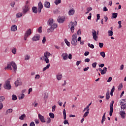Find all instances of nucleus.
Masks as SVG:
<instances>
[{
  "label": "nucleus",
  "instance_id": "64",
  "mask_svg": "<svg viewBox=\"0 0 126 126\" xmlns=\"http://www.w3.org/2000/svg\"><path fill=\"white\" fill-rule=\"evenodd\" d=\"M88 55H89V52L87 51L85 52L84 55L86 56V57H87V56H88Z\"/></svg>",
  "mask_w": 126,
  "mask_h": 126
},
{
  "label": "nucleus",
  "instance_id": "29",
  "mask_svg": "<svg viewBox=\"0 0 126 126\" xmlns=\"http://www.w3.org/2000/svg\"><path fill=\"white\" fill-rule=\"evenodd\" d=\"M112 18L116 19L118 17V13H112Z\"/></svg>",
  "mask_w": 126,
  "mask_h": 126
},
{
  "label": "nucleus",
  "instance_id": "38",
  "mask_svg": "<svg viewBox=\"0 0 126 126\" xmlns=\"http://www.w3.org/2000/svg\"><path fill=\"white\" fill-rule=\"evenodd\" d=\"M24 97H25V95L24 94H22L21 95L19 96V100H22Z\"/></svg>",
  "mask_w": 126,
  "mask_h": 126
},
{
  "label": "nucleus",
  "instance_id": "25",
  "mask_svg": "<svg viewBox=\"0 0 126 126\" xmlns=\"http://www.w3.org/2000/svg\"><path fill=\"white\" fill-rule=\"evenodd\" d=\"M105 121H106V112L104 113V114H103V115L102 116V119L101 120V124H104V122H105Z\"/></svg>",
  "mask_w": 126,
  "mask_h": 126
},
{
  "label": "nucleus",
  "instance_id": "48",
  "mask_svg": "<svg viewBox=\"0 0 126 126\" xmlns=\"http://www.w3.org/2000/svg\"><path fill=\"white\" fill-rule=\"evenodd\" d=\"M87 110V112H89V110H90L88 106H87L86 107H85L84 110H83V112H85V111H86Z\"/></svg>",
  "mask_w": 126,
  "mask_h": 126
},
{
  "label": "nucleus",
  "instance_id": "37",
  "mask_svg": "<svg viewBox=\"0 0 126 126\" xmlns=\"http://www.w3.org/2000/svg\"><path fill=\"white\" fill-rule=\"evenodd\" d=\"M22 15H23V14H22V13H18L16 14V18H19V17H21V16H22Z\"/></svg>",
  "mask_w": 126,
  "mask_h": 126
},
{
  "label": "nucleus",
  "instance_id": "13",
  "mask_svg": "<svg viewBox=\"0 0 126 126\" xmlns=\"http://www.w3.org/2000/svg\"><path fill=\"white\" fill-rule=\"evenodd\" d=\"M98 70L99 71L101 72V74L104 75L106 74L107 73V70H108V68L104 67H103V69H102L101 68H99Z\"/></svg>",
  "mask_w": 126,
  "mask_h": 126
},
{
  "label": "nucleus",
  "instance_id": "50",
  "mask_svg": "<svg viewBox=\"0 0 126 126\" xmlns=\"http://www.w3.org/2000/svg\"><path fill=\"white\" fill-rule=\"evenodd\" d=\"M38 33H42V27H40L37 30Z\"/></svg>",
  "mask_w": 126,
  "mask_h": 126
},
{
  "label": "nucleus",
  "instance_id": "23",
  "mask_svg": "<svg viewBox=\"0 0 126 126\" xmlns=\"http://www.w3.org/2000/svg\"><path fill=\"white\" fill-rule=\"evenodd\" d=\"M62 78H63V74H58L57 75V80H62Z\"/></svg>",
  "mask_w": 126,
  "mask_h": 126
},
{
  "label": "nucleus",
  "instance_id": "6",
  "mask_svg": "<svg viewBox=\"0 0 126 126\" xmlns=\"http://www.w3.org/2000/svg\"><path fill=\"white\" fill-rule=\"evenodd\" d=\"M32 33V32L31 29L28 30L25 33L24 40L25 41H26V40H27V38L28 37V36H30Z\"/></svg>",
  "mask_w": 126,
  "mask_h": 126
},
{
  "label": "nucleus",
  "instance_id": "16",
  "mask_svg": "<svg viewBox=\"0 0 126 126\" xmlns=\"http://www.w3.org/2000/svg\"><path fill=\"white\" fill-rule=\"evenodd\" d=\"M65 18L64 17H59L58 18V22L59 23H63L64 22Z\"/></svg>",
  "mask_w": 126,
  "mask_h": 126
},
{
  "label": "nucleus",
  "instance_id": "27",
  "mask_svg": "<svg viewBox=\"0 0 126 126\" xmlns=\"http://www.w3.org/2000/svg\"><path fill=\"white\" fill-rule=\"evenodd\" d=\"M120 115L122 119H124L125 116H126V113L125 112V111H124V110H122V111L120 112Z\"/></svg>",
  "mask_w": 126,
  "mask_h": 126
},
{
  "label": "nucleus",
  "instance_id": "14",
  "mask_svg": "<svg viewBox=\"0 0 126 126\" xmlns=\"http://www.w3.org/2000/svg\"><path fill=\"white\" fill-rule=\"evenodd\" d=\"M40 38H41V35H40V34H36L32 38V41H39V40H40Z\"/></svg>",
  "mask_w": 126,
  "mask_h": 126
},
{
  "label": "nucleus",
  "instance_id": "43",
  "mask_svg": "<svg viewBox=\"0 0 126 126\" xmlns=\"http://www.w3.org/2000/svg\"><path fill=\"white\" fill-rule=\"evenodd\" d=\"M6 114H11L12 113V109H9L6 111Z\"/></svg>",
  "mask_w": 126,
  "mask_h": 126
},
{
  "label": "nucleus",
  "instance_id": "5",
  "mask_svg": "<svg viewBox=\"0 0 126 126\" xmlns=\"http://www.w3.org/2000/svg\"><path fill=\"white\" fill-rule=\"evenodd\" d=\"M77 38V35L76 34H74L72 37L71 44L73 46H76L77 45V40H76Z\"/></svg>",
  "mask_w": 126,
  "mask_h": 126
},
{
  "label": "nucleus",
  "instance_id": "59",
  "mask_svg": "<svg viewBox=\"0 0 126 126\" xmlns=\"http://www.w3.org/2000/svg\"><path fill=\"white\" fill-rule=\"evenodd\" d=\"M56 108H57V106L56 105L52 107V112H55V111H56Z\"/></svg>",
  "mask_w": 126,
  "mask_h": 126
},
{
  "label": "nucleus",
  "instance_id": "7",
  "mask_svg": "<svg viewBox=\"0 0 126 126\" xmlns=\"http://www.w3.org/2000/svg\"><path fill=\"white\" fill-rule=\"evenodd\" d=\"M115 101L114 100L112 101L110 104V111H109V115L111 117L113 115V112H114V104Z\"/></svg>",
  "mask_w": 126,
  "mask_h": 126
},
{
  "label": "nucleus",
  "instance_id": "58",
  "mask_svg": "<svg viewBox=\"0 0 126 126\" xmlns=\"http://www.w3.org/2000/svg\"><path fill=\"white\" fill-rule=\"evenodd\" d=\"M68 58L69 60H71L72 59V55L71 54H69Z\"/></svg>",
  "mask_w": 126,
  "mask_h": 126
},
{
  "label": "nucleus",
  "instance_id": "24",
  "mask_svg": "<svg viewBox=\"0 0 126 126\" xmlns=\"http://www.w3.org/2000/svg\"><path fill=\"white\" fill-rule=\"evenodd\" d=\"M48 23L50 26L54 24V20L53 19H49L48 21Z\"/></svg>",
  "mask_w": 126,
  "mask_h": 126
},
{
  "label": "nucleus",
  "instance_id": "39",
  "mask_svg": "<svg viewBox=\"0 0 126 126\" xmlns=\"http://www.w3.org/2000/svg\"><path fill=\"white\" fill-rule=\"evenodd\" d=\"M49 117L51 119H55V114L53 113H49Z\"/></svg>",
  "mask_w": 126,
  "mask_h": 126
},
{
  "label": "nucleus",
  "instance_id": "56",
  "mask_svg": "<svg viewBox=\"0 0 126 126\" xmlns=\"http://www.w3.org/2000/svg\"><path fill=\"white\" fill-rule=\"evenodd\" d=\"M15 84L16 85V87H17V86H18V85H19V81H16L15 82Z\"/></svg>",
  "mask_w": 126,
  "mask_h": 126
},
{
  "label": "nucleus",
  "instance_id": "4",
  "mask_svg": "<svg viewBox=\"0 0 126 126\" xmlns=\"http://www.w3.org/2000/svg\"><path fill=\"white\" fill-rule=\"evenodd\" d=\"M3 87L5 89H7V90L11 89V85H10V81L9 80H7L5 82Z\"/></svg>",
  "mask_w": 126,
  "mask_h": 126
},
{
  "label": "nucleus",
  "instance_id": "19",
  "mask_svg": "<svg viewBox=\"0 0 126 126\" xmlns=\"http://www.w3.org/2000/svg\"><path fill=\"white\" fill-rule=\"evenodd\" d=\"M62 57H63V60H64V61H66V60H67V57H68V55L67 53H64L62 54Z\"/></svg>",
  "mask_w": 126,
  "mask_h": 126
},
{
  "label": "nucleus",
  "instance_id": "9",
  "mask_svg": "<svg viewBox=\"0 0 126 126\" xmlns=\"http://www.w3.org/2000/svg\"><path fill=\"white\" fill-rule=\"evenodd\" d=\"M93 37L94 41H97L98 40V35H97V32L94 30H93V32H92Z\"/></svg>",
  "mask_w": 126,
  "mask_h": 126
},
{
  "label": "nucleus",
  "instance_id": "12",
  "mask_svg": "<svg viewBox=\"0 0 126 126\" xmlns=\"http://www.w3.org/2000/svg\"><path fill=\"white\" fill-rule=\"evenodd\" d=\"M29 11V6L26 5L23 7V13L25 14L28 11Z\"/></svg>",
  "mask_w": 126,
  "mask_h": 126
},
{
  "label": "nucleus",
  "instance_id": "60",
  "mask_svg": "<svg viewBox=\"0 0 126 126\" xmlns=\"http://www.w3.org/2000/svg\"><path fill=\"white\" fill-rule=\"evenodd\" d=\"M89 62H90V59L89 58L85 59V63H89Z\"/></svg>",
  "mask_w": 126,
  "mask_h": 126
},
{
  "label": "nucleus",
  "instance_id": "18",
  "mask_svg": "<svg viewBox=\"0 0 126 126\" xmlns=\"http://www.w3.org/2000/svg\"><path fill=\"white\" fill-rule=\"evenodd\" d=\"M44 6L46 7V8H50L51 7V4L49 2L46 1L44 2Z\"/></svg>",
  "mask_w": 126,
  "mask_h": 126
},
{
  "label": "nucleus",
  "instance_id": "44",
  "mask_svg": "<svg viewBox=\"0 0 126 126\" xmlns=\"http://www.w3.org/2000/svg\"><path fill=\"white\" fill-rule=\"evenodd\" d=\"M88 47H89L91 49H94V45H93V44H91L90 43H88Z\"/></svg>",
  "mask_w": 126,
  "mask_h": 126
},
{
  "label": "nucleus",
  "instance_id": "31",
  "mask_svg": "<svg viewBox=\"0 0 126 126\" xmlns=\"http://www.w3.org/2000/svg\"><path fill=\"white\" fill-rule=\"evenodd\" d=\"M62 2V0H55L54 1V3H55L56 5H58V4H60Z\"/></svg>",
  "mask_w": 126,
  "mask_h": 126
},
{
  "label": "nucleus",
  "instance_id": "61",
  "mask_svg": "<svg viewBox=\"0 0 126 126\" xmlns=\"http://www.w3.org/2000/svg\"><path fill=\"white\" fill-rule=\"evenodd\" d=\"M112 79H113V78H112V77H110L107 80V82H111Z\"/></svg>",
  "mask_w": 126,
  "mask_h": 126
},
{
  "label": "nucleus",
  "instance_id": "33",
  "mask_svg": "<svg viewBox=\"0 0 126 126\" xmlns=\"http://www.w3.org/2000/svg\"><path fill=\"white\" fill-rule=\"evenodd\" d=\"M32 12L34 13H37L38 12V10H37V7H33L32 8Z\"/></svg>",
  "mask_w": 126,
  "mask_h": 126
},
{
  "label": "nucleus",
  "instance_id": "52",
  "mask_svg": "<svg viewBox=\"0 0 126 126\" xmlns=\"http://www.w3.org/2000/svg\"><path fill=\"white\" fill-rule=\"evenodd\" d=\"M12 53L14 54V55H15L16 54V49L14 48L12 50Z\"/></svg>",
  "mask_w": 126,
  "mask_h": 126
},
{
  "label": "nucleus",
  "instance_id": "26",
  "mask_svg": "<svg viewBox=\"0 0 126 126\" xmlns=\"http://www.w3.org/2000/svg\"><path fill=\"white\" fill-rule=\"evenodd\" d=\"M25 118H26V115H25V114H23L19 117V119L21 121H23Z\"/></svg>",
  "mask_w": 126,
  "mask_h": 126
},
{
  "label": "nucleus",
  "instance_id": "2",
  "mask_svg": "<svg viewBox=\"0 0 126 126\" xmlns=\"http://www.w3.org/2000/svg\"><path fill=\"white\" fill-rule=\"evenodd\" d=\"M76 25H77V22H76V21H75L73 22H70L68 27H71L70 31L72 33H74V29H75L74 27L76 26Z\"/></svg>",
  "mask_w": 126,
  "mask_h": 126
},
{
  "label": "nucleus",
  "instance_id": "15",
  "mask_svg": "<svg viewBox=\"0 0 126 126\" xmlns=\"http://www.w3.org/2000/svg\"><path fill=\"white\" fill-rule=\"evenodd\" d=\"M43 9V4L41 2H39L38 4V12L41 13V11Z\"/></svg>",
  "mask_w": 126,
  "mask_h": 126
},
{
  "label": "nucleus",
  "instance_id": "36",
  "mask_svg": "<svg viewBox=\"0 0 126 126\" xmlns=\"http://www.w3.org/2000/svg\"><path fill=\"white\" fill-rule=\"evenodd\" d=\"M5 100V98L3 96H0V103L3 102Z\"/></svg>",
  "mask_w": 126,
  "mask_h": 126
},
{
  "label": "nucleus",
  "instance_id": "34",
  "mask_svg": "<svg viewBox=\"0 0 126 126\" xmlns=\"http://www.w3.org/2000/svg\"><path fill=\"white\" fill-rule=\"evenodd\" d=\"M12 100H13V101H16V100H17V96L15 94H13L12 96Z\"/></svg>",
  "mask_w": 126,
  "mask_h": 126
},
{
  "label": "nucleus",
  "instance_id": "54",
  "mask_svg": "<svg viewBox=\"0 0 126 126\" xmlns=\"http://www.w3.org/2000/svg\"><path fill=\"white\" fill-rule=\"evenodd\" d=\"M93 67H96V66L97 65V63L95 62L94 63H93L92 64Z\"/></svg>",
  "mask_w": 126,
  "mask_h": 126
},
{
  "label": "nucleus",
  "instance_id": "41",
  "mask_svg": "<svg viewBox=\"0 0 126 126\" xmlns=\"http://www.w3.org/2000/svg\"><path fill=\"white\" fill-rule=\"evenodd\" d=\"M100 56H101V57H102V58H105V57H106V54H105L104 52H100Z\"/></svg>",
  "mask_w": 126,
  "mask_h": 126
},
{
  "label": "nucleus",
  "instance_id": "40",
  "mask_svg": "<svg viewBox=\"0 0 126 126\" xmlns=\"http://www.w3.org/2000/svg\"><path fill=\"white\" fill-rule=\"evenodd\" d=\"M108 33L109 36H113V31L109 30L108 32Z\"/></svg>",
  "mask_w": 126,
  "mask_h": 126
},
{
  "label": "nucleus",
  "instance_id": "35",
  "mask_svg": "<svg viewBox=\"0 0 126 126\" xmlns=\"http://www.w3.org/2000/svg\"><path fill=\"white\" fill-rule=\"evenodd\" d=\"M30 59V55L27 54L25 56V61H28Z\"/></svg>",
  "mask_w": 126,
  "mask_h": 126
},
{
  "label": "nucleus",
  "instance_id": "3",
  "mask_svg": "<svg viewBox=\"0 0 126 126\" xmlns=\"http://www.w3.org/2000/svg\"><path fill=\"white\" fill-rule=\"evenodd\" d=\"M120 105L121 106L122 111L126 110V99H121L120 101Z\"/></svg>",
  "mask_w": 126,
  "mask_h": 126
},
{
  "label": "nucleus",
  "instance_id": "55",
  "mask_svg": "<svg viewBox=\"0 0 126 126\" xmlns=\"http://www.w3.org/2000/svg\"><path fill=\"white\" fill-rule=\"evenodd\" d=\"M104 46V43L99 42V48H102Z\"/></svg>",
  "mask_w": 126,
  "mask_h": 126
},
{
  "label": "nucleus",
  "instance_id": "22",
  "mask_svg": "<svg viewBox=\"0 0 126 126\" xmlns=\"http://www.w3.org/2000/svg\"><path fill=\"white\" fill-rule=\"evenodd\" d=\"M74 12H75V11L74 10V9H71L68 11V14L69 15H73L74 14Z\"/></svg>",
  "mask_w": 126,
  "mask_h": 126
},
{
  "label": "nucleus",
  "instance_id": "57",
  "mask_svg": "<svg viewBox=\"0 0 126 126\" xmlns=\"http://www.w3.org/2000/svg\"><path fill=\"white\" fill-rule=\"evenodd\" d=\"M46 43V36L43 37L42 39V43L45 44Z\"/></svg>",
  "mask_w": 126,
  "mask_h": 126
},
{
  "label": "nucleus",
  "instance_id": "8",
  "mask_svg": "<svg viewBox=\"0 0 126 126\" xmlns=\"http://www.w3.org/2000/svg\"><path fill=\"white\" fill-rule=\"evenodd\" d=\"M63 120H65L63 121L64 125H69L68 123V121L66 120V112L65 111V109H64L63 111Z\"/></svg>",
  "mask_w": 126,
  "mask_h": 126
},
{
  "label": "nucleus",
  "instance_id": "30",
  "mask_svg": "<svg viewBox=\"0 0 126 126\" xmlns=\"http://www.w3.org/2000/svg\"><path fill=\"white\" fill-rule=\"evenodd\" d=\"M64 41L68 47H70V43L67 40L66 38H65Z\"/></svg>",
  "mask_w": 126,
  "mask_h": 126
},
{
  "label": "nucleus",
  "instance_id": "32",
  "mask_svg": "<svg viewBox=\"0 0 126 126\" xmlns=\"http://www.w3.org/2000/svg\"><path fill=\"white\" fill-rule=\"evenodd\" d=\"M106 100H109V99H110V92H109V91L106 94Z\"/></svg>",
  "mask_w": 126,
  "mask_h": 126
},
{
  "label": "nucleus",
  "instance_id": "21",
  "mask_svg": "<svg viewBox=\"0 0 126 126\" xmlns=\"http://www.w3.org/2000/svg\"><path fill=\"white\" fill-rule=\"evenodd\" d=\"M17 30V26L16 25H13L11 27V31L15 32Z\"/></svg>",
  "mask_w": 126,
  "mask_h": 126
},
{
  "label": "nucleus",
  "instance_id": "11",
  "mask_svg": "<svg viewBox=\"0 0 126 126\" xmlns=\"http://www.w3.org/2000/svg\"><path fill=\"white\" fill-rule=\"evenodd\" d=\"M38 117L39 121H40L41 123H46V120L45 119V117L43 116V115L40 114H38Z\"/></svg>",
  "mask_w": 126,
  "mask_h": 126
},
{
  "label": "nucleus",
  "instance_id": "49",
  "mask_svg": "<svg viewBox=\"0 0 126 126\" xmlns=\"http://www.w3.org/2000/svg\"><path fill=\"white\" fill-rule=\"evenodd\" d=\"M34 122L36 125H38L40 123V120L39 119H35Z\"/></svg>",
  "mask_w": 126,
  "mask_h": 126
},
{
  "label": "nucleus",
  "instance_id": "1",
  "mask_svg": "<svg viewBox=\"0 0 126 126\" xmlns=\"http://www.w3.org/2000/svg\"><path fill=\"white\" fill-rule=\"evenodd\" d=\"M51 54L50 52L46 51L44 53V55L43 57V60L46 63H50V60H49V58L51 57Z\"/></svg>",
  "mask_w": 126,
  "mask_h": 126
},
{
  "label": "nucleus",
  "instance_id": "20",
  "mask_svg": "<svg viewBox=\"0 0 126 126\" xmlns=\"http://www.w3.org/2000/svg\"><path fill=\"white\" fill-rule=\"evenodd\" d=\"M51 26V27H50V29H51V30H52V31H54V29H56V28H58V24H53Z\"/></svg>",
  "mask_w": 126,
  "mask_h": 126
},
{
  "label": "nucleus",
  "instance_id": "28",
  "mask_svg": "<svg viewBox=\"0 0 126 126\" xmlns=\"http://www.w3.org/2000/svg\"><path fill=\"white\" fill-rule=\"evenodd\" d=\"M50 66H51V64H47L46 67H44L43 68L42 71H45L46 70H47V69H48V68H49Z\"/></svg>",
  "mask_w": 126,
  "mask_h": 126
},
{
  "label": "nucleus",
  "instance_id": "63",
  "mask_svg": "<svg viewBox=\"0 0 126 126\" xmlns=\"http://www.w3.org/2000/svg\"><path fill=\"white\" fill-rule=\"evenodd\" d=\"M89 69V67H86L83 69L84 71H87Z\"/></svg>",
  "mask_w": 126,
  "mask_h": 126
},
{
  "label": "nucleus",
  "instance_id": "42",
  "mask_svg": "<svg viewBox=\"0 0 126 126\" xmlns=\"http://www.w3.org/2000/svg\"><path fill=\"white\" fill-rule=\"evenodd\" d=\"M89 114V111L86 112L83 115V118H86V117H87V116H88Z\"/></svg>",
  "mask_w": 126,
  "mask_h": 126
},
{
  "label": "nucleus",
  "instance_id": "62",
  "mask_svg": "<svg viewBox=\"0 0 126 126\" xmlns=\"http://www.w3.org/2000/svg\"><path fill=\"white\" fill-rule=\"evenodd\" d=\"M30 126H35V123L33 122L30 123Z\"/></svg>",
  "mask_w": 126,
  "mask_h": 126
},
{
  "label": "nucleus",
  "instance_id": "47",
  "mask_svg": "<svg viewBox=\"0 0 126 126\" xmlns=\"http://www.w3.org/2000/svg\"><path fill=\"white\" fill-rule=\"evenodd\" d=\"M82 63V61H77L76 64L77 66H78V65H79V64H80Z\"/></svg>",
  "mask_w": 126,
  "mask_h": 126
},
{
  "label": "nucleus",
  "instance_id": "46",
  "mask_svg": "<svg viewBox=\"0 0 126 126\" xmlns=\"http://www.w3.org/2000/svg\"><path fill=\"white\" fill-rule=\"evenodd\" d=\"M52 120L50 118H47V121H46V124H51Z\"/></svg>",
  "mask_w": 126,
  "mask_h": 126
},
{
  "label": "nucleus",
  "instance_id": "17",
  "mask_svg": "<svg viewBox=\"0 0 126 126\" xmlns=\"http://www.w3.org/2000/svg\"><path fill=\"white\" fill-rule=\"evenodd\" d=\"M11 66L12 64L11 62L7 64V66L4 68V69H10V70H12V68L11 67Z\"/></svg>",
  "mask_w": 126,
  "mask_h": 126
},
{
  "label": "nucleus",
  "instance_id": "45",
  "mask_svg": "<svg viewBox=\"0 0 126 126\" xmlns=\"http://www.w3.org/2000/svg\"><path fill=\"white\" fill-rule=\"evenodd\" d=\"M122 88H123V84H121L119 85V86L118 87V90L119 91H121V90H122Z\"/></svg>",
  "mask_w": 126,
  "mask_h": 126
},
{
  "label": "nucleus",
  "instance_id": "51",
  "mask_svg": "<svg viewBox=\"0 0 126 126\" xmlns=\"http://www.w3.org/2000/svg\"><path fill=\"white\" fill-rule=\"evenodd\" d=\"M40 79V75H39V74L35 75L34 79Z\"/></svg>",
  "mask_w": 126,
  "mask_h": 126
},
{
  "label": "nucleus",
  "instance_id": "10",
  "mask_svg": "<svg viewBox=\"0 0 126 126\" xmlns=\"http://www.w3.org/2000/svg\"><path fill=\"white\" fill-rule=\"evenodd\" d=\"M11 64L13 68V70L15 73H16V71L17 70V65H16V63H15V62L12 61L11 62Z\"/></svg>",
  "mask_w": 126,
  "mask_h": 126
},
{
  "label": "nucleus",
  "instance_id": "53",
  "mask_svg": "<svg viewBox=\"0 0 126 126\" xmlns=\"http://www.w3.org/2000/svg\"><path fill=\"white\" fill-rule=\"evenodd\" d=\"M87 10L90 12V11H91V10H92V7H88L87 8Z\"/></svg>",
  "mask_w": 126,
  "mask_h": 126
}]
</instances>
